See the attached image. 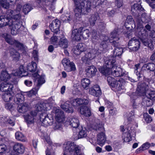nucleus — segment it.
<instances>
[{
    "label": "nucleus",
    "instance_id": "obj_1",
    "mask_svg": "<svg viewBox=\"0 0 155 155\" xmlns=\"http://www.w3.org/2000/svg\"><path fill=\"white\" fill-rule=\"evenodd\" d=\"M75 6L74 11L77 17L83 14H86L91 11V2L88 0H83L81 2L80 0H74Z\"/></svg>",
    "mask_w": 155,
    "mask_h": 155
},
{
    "label": "nucleus",
    "instance_id": "obj_2",
    "mask_svg": "<svg viewBox=\"0 0 155 155\" xmlns=\"http://www.w3.org/2000/svg\"><path fill=\"white\" fill-rule=\"evenodd\" d=\"M148 32L146 29L142 27H139V25L137 29L136 35L140 39L143 45L148 46L151 49H153V45L152 43L150 41L149 42L147 37Z\"/></svg>",
    "mask_w": 155,
    "mask_h": 155
},
{
    "label": "nucleus",
    "instance_id": "obj_3",
    "mask_svg": "<svg viewBox=\"0 0 155 155\" xmlns=\"http://www.w3.org/2000/svg\"><path fill=\"white\" fill-rule=\"evenodd\" d=\"M92 128L96 131L101 132L97 135V140L98 144L101 146H102L106 141L105 135L104 133V130L103 125L100 121H98L97 123H94L92 125Z\"/></svg>",
    "mask_w": 155,
    "mask_h": 155
},
{
    "label": "nucleus",
    "instance_id": "obj_4",
    "mask_svg": "<svg viewBox=\"0 0 155 155\" xmlns=\"http://www.w3.org/2000/svg\"><path fill=\"white\" fill-rule=\"evenodd\" d=\"M105 63L103 67L100 68L99 70L103 74L105 75L111 74V68L113 63H115V59L114 57L110 56L104 59Z\"/></svg>",
    "mask_w": 155,
    "mask_h": 155
},
{
    "label": "nucleus",
    "instance_id": "obj_5",
    "mask_svg": "<svg viewBox=\"0 0 155 155\" xmlns=\"http://www.w3.org/2000/svg\"><path fill=\"white\" fill-rule=\"evenodd\" d=\"M63 147L65 151L64 155H66L65 152H69L71 155H84L81 152L80 147L74 143L68 142L64 144Z\"/></svg>",
    "mask_w": 155,
    "mask_h": 155
},
{
    "label": "nucleus",
    "instance_id": "obj_6",
    "mask_svg": "<svg viewBox=\"0 0 155 155\" xmlns=\"http://www.w3.org/2000/svg\"><path fill=\"white\" fill-rule=\"evenodd\" d=\"M19 70H14L11 74H9L6 71H2L0 76V81H7L11 78L16 79V77H18Z\"/></svg>",
    "mask_w": 155,
    "mask_h": 155
},
{
    "label": "nucleus",
    "instance_id": "obj_7",
    "mask_svg": "<svg viewBox=\"0 0 155 155\" xmlns=\"http://www.w3.org/2000/svg\"><path fill=\"white\" fill-rule=\"evenodd\" d=\"M13 21H11L10 22V24H12L11 33L14 35H16L18 33L19 25L18 24L19 23V15L18 14L13 15L12 18Z\"/></svg>",
    "mask_w": 155,
    "mask_h": 155
},
{
    "label": "nucleus",
    "instance_id": "obj_8",
    "mask_svg": "<svg viewBox=\"0 0 155 155\" xmlns=\"http://www.w3.org/2000/svg\"><path fill=\"white\" fill-rule=\"evenodd\" d=\"M40 119L42 122V125L45 127L52 125L53 122V119L51 115H49L45 112L41 114Z\"/></svg>",
    "mask_w": 155,
    "mask_h": 155
},
{
    "label": "nucleus",
    "instance_id": "obj_9",
    "mask_svg": "<svg viewBox=\"0 0 155 155\" xmlns=\"http://www.w3.org/2000/svg\"><path fill=\"white\" fill-rule=\"evenodd\" d=\"M107 80L109 85L113 88H115L117 91H121L124 88L122 83L120 80L116 81L115 79L110 76L107 78Z\"/></svg>",
    "mask_w": 155,
    "mask_h": 155
},
{
    "label": "nucleus",
    "instance_id": "obj_10",
    "mask_svg": "<svg viewBox=\"0 0 155 155\" xmlns=\"http://www.w3.org/2000/svg\"><path fill=\"white\" fill-rule=\"evenodd\" d=\"M14 101L15 104H12L11 103H7L5 105V108L7 110H12L17 107L18 110L19 109L18 107L19 106V94H16L14 97Z\"/></svg>",
    "mask_w": 155,
    "mask_h": 155
},
{
    "label": "nucleus",
    "instance_id": "obj_11",
    "mask_svg": "<svg viewBox=\"0 0 155 155\" xmlns=\"http://www.w3.org/2000/svg\"><path fill=\"white\" fill-rule=\"evenodd\" d=\"M54 114L55 119L57 121L63 123L65 120V116L64 112L61 109L54 107L52 110Z\"/></svg>",
    "mask_w": 155,
    "mask_h": 155
},
{
    "label": "nucleus",
    "instance_id": "obj_12",
    "mask_svg": "<svg viewBox=\"0 0 155 155\" xmlns=\"http://www.w3.org/2000/svg\"><path fill=\"white\" fill-rule=\"evenodd\" d=\"M111 71V74L115 77L122 76L124 73L122 69L117 66L114 63H113Z\"/></svg>",
    "mask_w": 155,
    "mask_h": 155
},
{
    "label": "nucleus",
    "instance_id": "obj_13",
    "mask_svg": "<svg viewBox=\"0 0 155 155\" xmlns=\"http://www.w3.org/2000/svg\"><path fill=\"white\" fill-rule=\"evenodd\" d=\"M66 126L70 125L73 128H77L79 125L78 119L76 117L71 116L68 117L65 122Z\"/></svg>",
    "mask_w": 155,
    "mask_h": 155
},
{
    "label": "nucleus",
    "instance_id": "obj_14",
    "mask_svg": "<svg viewBox=\"0 0 155 155\" xmlns=\"http://www.w3.org/2000/svg\"><path fill=\"white\" fill-rule=\"evenodd\" d=\"M128 46L130 50L136 51L140 47V42L137 39L134 37L129 41Z\"/></svg>",
    "mask_w": 155,
    "mask_h": 155
},
{
    "label": "nucleus",
    "instance_id": "obj_15",
    "mask_svg": "<svg viewBox=\"0 0 155 155\" xmlns=\"http://www.w3.org/2000/svg\"><path fill=\"white\" fill-rule=\"evenodd\" d=\"M147 82H144L142 84H138L137 85V91L139 93L145 92L149 88V84L151 81V79L146 78L145 80Z\"/></svg>",
    "mask_w": 155,
    "mask_h": 155
},
{
    "label": "nucleus",
    "instance_id": "obj_16",
    "mask_svg": "<svg viewBox=\"0 0 155 155\" xmlns=\"http://www.w3.org/2000/svg\"><path fill=\"white\" fill-rule=\"evenodd\" d=\"M96 52L95 49H92L90 52L86 53L85 55L82 58V61L86 63H88L90 61L95 57Z\"/></svg>",
    "mask_w": 155,
    "mask_h": 155
},
{
    "label": "nucleus",
    "instance_id": "obj_17",
    "mask_svg": "<svg viewBox=\"0 0 155 155\" xmlns=\"http://www.w3.org/2000/svg\"><path fill=\"white\" fill-rule=\"evenodd\" d=\"M61 24L60 21L56 19L52 21L49 25L51 31L55 34H57L60 31L59 27Z\"/></svg>",
    "mask_w": 155,
    "mask_h": 155
},
{
    "label": "nucleus",
    "instance_id": "obj_18",
    "mask_svg": "<svg viewBox=\"0 0 155 155\" xmlns=\"http://www.w3.org/2000/svg\"><path fill=\"white\" fill-rule=\"evenodd\" d=\"M13 85L9 83L1 82L0 84V91L2 92H12Z\"/></svg>",
    "mask_w": 155,
    "mask_h": 155
},
{
    "label": "nucleus",
    "instance_id": "obj_19",
    "mask_svg": "<svg viewBox=\"0 0 155 155\" xmlns=\"http://www.w3.org/2000/svg\"><path fill=\"white\" fill-rule=\"evenodd\" d=\"M4 35L5 36V40L7 43L14 47L18 48L19 46V43L18 41L13 38L9 34H5Z\"/></svg>",
    "mask_w": 155,
    "mask_h": 155
},
{
    "label": "nucleus",
    "instance_id": "obj_20",
    "mask_svg": "<svg viewBox=\"0 0 155 155\" xmlns=\"http://www.w3.org/2000/svg\"><path fill=\"white\" fill-rule=\"evenodd\" d=\"M61 108L65 111L68 113H72L73 112V109L72 105L69 101L64 102L63 100L60 101Z\"/></svg>",
    "mask_w": 155,
    "mask_h": 155
},
{
    "label": "nucleus",
    "instance_id": "obj_21",
    "mask_svg": "<svg viewBox=\"0 0 155 155\" xmlns=\"http://www.w3.org/2000/svg\"><path fill=\"white\" fill-rule=\"evenodd\" d=\"M112 45L115 47L114 51V55L115 56H119L123 52V49L121 47L118 42H116L115 40L111 42Z\"/></svg>",
    "mask_w": 155,
    "mask_h": 155
},
{
    "label": "nucleus",
    "instance_id": "obj_22",
    "mask_svg": "<svg viewBox=\"0 0 155 155\" xmlns=\"http://www.w3.org/2000/svg\"><path fill=\"white\" fill-rule=\"evenodd\" d=\"M154 71L155 76V64L153 63H149L144 64L142 67V71L143 74L145 75L147 71Z\"/></svg>",
    "mask_w": 155,
    "mask_h": 155
},
{
    "label": "nucleus",
    "instance_id": "obj_23",
    "mask_svg": "<svg viewBox=\"0 0 155 155\" xmlns=\"http://www.w3.org/2000/svg\"><path fill=\"white\" fill-rule=\"evenodd\" d=\"M143 8L142 6L137 4H134L131 7V12L133 15L137 16H140L139 14H141L140 13L141 12H143Z\"/></svg>",
    "mask_w": 155,
    "mask_h": 155
},
{
    "label": "nucleus",
    "instance_id": "obj_24",
    "mask_svg": "<svg viewBox=\"0 0 155 155\" xmlns=\"http://www.w3.org/2000/svg\"><path fill=\"white\" fill-rule=\"evenodd\" d=\"M82 29L79 28L78 29H75L72 30L71 38L74 40L78 41H80L81 38V31Z\"/></svg>",
    "mask_w": 155,
    "mask_h": 155
},
{
    "label": "nucleus",
    "instance_id": "obj_25",
    "mask_svg": "<svg viewBox=\"0 0 155 155\" xmlns=\"http://www.w3.org/2000/svg\"><path fill=\"white\" fill-rule=\"evenodd\" d=\"M89 101L85 99L80 98L74 99L72 101V104L75 107H78L82 104L86 105L88 104Z\"/></svg>",
    "mask_w": 155,
    "mask_h": 155
},
{
    "label": "nucleus",
    "instance_id": "obj_26",
    "mask_svg": "<svg viewBox=\"0 0 155 155\" xmlns=\"http://www.w3.org/2000/svg\"><path fill=\"white\" fill-rule=\"evenodd\" d=\"M89 93L92 95L98 97L101 94V91L99 86L95 85L90 88Z\"/></svg>",
    "mask_w": 155,
    "mask_h": 155
},
{
    "label": "nucleus",
    "instance_id": "obj_27",
    "mask_svg": "<svg viewBox=\"0 0 155 155\" xmlns=\"http://www.w3.org/2000/svg\"><path fill=\"white\" fill-rule=\"evenodd\" d=\"M97 71V69L93 65L88 66L86 70V75L88 77H92L94 76Z\"/></svg>",
    "mask_w": 155,
    "mask_h": 155
},
{
    "label": "nucleus",
    "instance_id": "obj_28",
    "mask_svg": "<svg viewBox=\"0 0 155 155\" xmlns=\"http://www.w3.org/2000/svg\"><path fill=\"white\" fill-rule=\"evenodd\" d=\"M80 112L81 114L87 117H89L91 115L90 108L86 106L81 107Z\"/></svg>",
    "mask_w": 155,
    "mask_h": 155
},
{
    "label": "nucleus",
    "instance_id": "obj_29",
    "mask_svg": "<svg viewBox=\"0 0 155 155\" xmlns=\"http://www.w3.org/2000/svg\"><path fill=\"white\" fill-rule=\"evenodd\" d=\"M141 15L140 19L138 15V17H137L136 18V21L138 25H140L143 22H147L148 21V17L147 16L146 14L145 13H143L141 12Z\"/></svg>",
    "mask_w": 155,
    "mask_h": 155
},
{
    "label": "nucleus",
    "instance_id": "obj_30",
    "mask_svg": "<svg viewBox=\"0 0 155 155\" xmlns=\"http://www.w3.org/2000/svg\"><path fill=\"white\" fill-rule=\"evenodd\" d=\"M60 46L63 48H66L68 46V41L63 35H62L58 42Z\"/></svg>",
    "mask_w": 155,
    "mask_h": 155
},
{
    "label": "nucleus",
    "instance_id": "obj_31",
    "mask_svg": "<svg viewBox=\"0 0 155 155\" xmlns=\"http://www.w3.org/2000/svg\"><path fill=\"white\" fill-rule=\"evenodd\" d=\"M36 110L37 111L43 112L47 110L48 109L46 104L45 103H40L36 104L35 107Z\"/></svg>",
    "mask_w": 155,
    "mask_h": 155
},
{
    "label": "nucleus",
    "instance_id": "obj_32",
    "mask_svg": "<svg viewBox=\"0 0 155 155\" xmlns=\"http://www.w3.org/2000/svg\"><path fill=\"white\" fill-rule=\"evenodd\" d=\"M8 19H6L4 16H0V27H2L7 25L12 26V24L9 22Z\"/></svg>",
    "mask_w": 155,
    "mask_h": 155
},
{
    "label": "nucleus",
    "instance_id": "obj_33",
    "mask_svg": "<svg viewBox=\"0 0 155 155\" xmlns=\"http://www.w3.org/2000/svg\"><path fill=\"white\" fill-rule=\"evenodd\" d=\"M100 19L98 13H95L92 14L89 19V21L91 25H94L96 21H99Z\"/></svg>",
    "mask_w": 155,
    "mask_h": 155
},
{
    "label": "nucleus",
    "instance_id": "obj_34",
    "mask_svg": "<svg viewBox=\"0 0 155 155\" xmlns=\"http://www.w3.org/2000/svg\"><path fill=\"white\" fill-rule=\"evenodd\" d=\"M12 92H6L3 93L2 95V97L3 100L6 102L9 101L12 98Z\"/></svg>",
    "mask_w": 155,
    "mask_h": 155
},
{
    "label": "nucleus",
    "instance_id": "obj_35",
    "mask_svg": "<svg viewBox=\"0 0 155 155\" xmlns=\"http://www.w3.org/2000/svg\"><path fill=\"white\" fill-rule=\"evenodd\" d=\"M119 32L118 29L114 30L111 33L110 35V39H113V41L115 40L116 42H117L120 39L119 37Z\"/></svg>",
    "mask_w": 155,
    "mask_h": 155
},
{
    "label": "nucleus",
    "instance_id": "obj_36",
    "mask_svg": "<svg viewBox=\"0 0 155 155\" xmlns=\"http://www.w3.org/2000/svg\"><path fill=\"white\" fill-rule=\"evenodd\" d=\"M39 89V87H35L32 88L30 91L27 92H24L23 93L26 94L28 97H31L37 94Z\"/></svg>",
    "mask_w": 155,
    "mask_h": 155
},
{
    "label": "nucleus",
    "instance_id": "obj_37",
    "mask_svg": "<svg viewBox=\"0 0 155 155\" xmlns=\"http://www.w3.org/2000/svg\"><path fill=\"white\" fill-rule=\"evenodd\" d=\"M90 84V81L87 78H84L82 79L81 81V86L85 89H88Z\"/></svg>",
    "mask_w": 155,
    "mask_h": 155
},
{
    "label": "nucleus",
    "instance_id": "obj_38",
    "mask_svg": "<svg viewBox=\"0 0 155 155\" xmlns=\"http://www.w3.org/2000/svg\"><path fill=\"white\" fill-rule=\"evenodd\" d=\"M37 66L36 63L33 61L29 63L27 65V70L31 72H34L36 69Z\"/></svg>",
    "mask_w": 155,
    "mask_h": 155
},
{
    "label": "nucleus",
    "instance_id": "obj_39",
    "mask_svg": "<svg viewBox=\"0 0 155 155\" xmlns=\"http://www.w3.org/2000/svg\"><path fill=\"white\" fill-rule=\"evenodd\" d=\"M81 28L82 30L81 31V37H83L84 39H87L89 37L90 32L89 30L88 29H84L83 28Z\"/></svg>",
    "mask_w": 155,
    "mask_h": 155
},
{
    "label": "nucleus",
    "instance_id": "obj_40",
    "mask_svg": "<svg viewBox=\"0 0 155 155\" xmlns=\"http://www.w3.org/2000/svg\"><path fill=\"white\" fill-rule=\"evenodd\" d=\"M35 75H36L35 76H36L37 78L38 83L36 87H38L39 88L40 87L41 85L42 84L45 83V80L42 77L40 76L38 74H35Z\"/></svg>",
    "mask_w": 155,
    "mask_h": 155
},
{
    "label": "nucleus",
    "instance_id": "obj_41",
    "mask_svg": "<svg viewBox=\"0 0 155 155\" xmlns=\"http://www.w3.org/2000/svg\"><path fill=\"white\" fill-rule=\"evenodd\" d=\"M152 100L148 98V97L144 98L142 102V104L146 107H149L153 105Z\"/></svg>",
    "mask_w": 155,
    "mask_h": 155
},
{
    "label": "nucleus",
    "instance_id": "obj_42",
    "mask_svg": "<svg viewBox=\"0 0 155 155\" xmlns=\"http://www.w3.org/2000/svg\"><path fill=\"white\" fill-rule=\"evenodd\" d=\"M13 13L14 12L11 9L8 10L6 12L5 15L4 16L6 19H8L9 21V22L11 21V22L13 21L12 18L13 15Z\"/></svg>",
    "mask_w": 155,
    "mask_h": 155
},
{
    "label": "nucleus",
    "instance_id": "obj_43",
    "mask_svg": "<svg viewBox=\"0 0 155 155\" xmlns=\"http://www.w3.org/2000/svg\"><path fill=\"white\" fill-rule=\"evenodd\" d=\"M76 68L74 64L72 62L70 63L66 67L64 70L67 72H69L72 71H74L76 70Z\"/></svg>",
    "mask_w": 155,
    "mask_h": 155
},
{
    "label": "nucleus",
    "instance_id": "obj_44",
    "mask_svg": "<svg viewBox=\"0 0 155 155\" xmlns=\"http://www.w3.org/2000/svg\"><path fill=\"white\" fill-rule=\"evenodd\" d=\"M87 130L85 128H82L79 133L78 138L76 139L86 137L87 135Z\"/></svg>",
    "mask_w": 155,
    "mask_h": 155
},
{
    "label": "nucleus",
    "instance_id": "obj_45",
    "mask_svg": "<svg viewBox=\"0 0 155 155\" xmlns=\"http://www.w3.org/2000/svg\"><path fill=\"white\" fill-rule=\"evenodd\" d=\"M0 120L3 122H7V123L10 124L11 126H13L15 125L14 121L12 118H9L8 119L6 117H4L0 116Z\"/></svg>",
    "mask_w": 155,
    "mask_h": 155
},
{
    "label": "nucleus",
    "instance_id": "obj_46",
    "mask_svg": "<svg viewBox=\"0 0 155 155\" xmlns=\"http://www.w3.org/2000/svg\"><path fill=\"white\" fill-rule=\"evenodd\" d=\"M27 47L24 45L20 43V53L22 55L25 56L27 53Z\"/></svg>",
    "mask_w": 155,
    "mask_h": 155
},
{
    "label": "nucleus",
    "instance_id": "obj_47",
    "mask_svg": "<svg viewBox=\"0 0 155 155\" xmlns=\"http://www.w3.org/2000/svg\"><path fill=\"white\" fill-rule=\"evenodd\" d=\"M76 49L79 51L78 54H80L81 52L84 51L86 50V46L85 44L80 43L77 45Z\"/></svg>",
    "mask_w": 155,
    "mask_h": 155
},
{
    "label": "nucleus",
    "instance_id": "obj_48",
    "mask_svg": "<svg viewBox=\"0 0 155 155\" xmlns=\"http://www.w3.org/2000/svg\"><path fill=\"white\" fill-rule=\"evenodd\" d=\"M108 37L107 36L104 37L103 41L101 43V46L102 47L103 49H106L107 48L109 41H110Z\"/></svg>",
    "mask_w": 155,
    "mask_h": 155
},
{
    "label": "nucleus",
    "instance_id": "obj_49",
    "mask_svg": "<svg viewBox=\"0 0 155 155\" xmlns=\"http://www.w3.org/2000/svg\"><path fill=\"white\" fill-rule=\"evenodd\" d=\"M32 9V8L30 4H26L23 6V11L25 14H26L28 13Z\"/></svg>",
    "mask_w": 155,
    "mask_h": 155
},
{
    "label": "nucleus",
    "instance_id": "obj_50",
    "mask_svg": "<svg viewBox=\"0 0 155 155\" xmlns=\"http://www.w3.org/2000/svg\"><path fill=\"white\" fill-rule=\"evenodd\" d=\"M10 53L11 55L13 57L14 59L16 58V60L18 59L19 56V54L17 51L14 49H12L10 50Z\"/></svg>",
    "mask_w": 155,
    "mask_h": 155
},
{
    "label": "nucleus",
    "instance_id": "obj_51",
    "mask_svg": "<svg viewBox=\"0 0 155 155\" xmlns=\"http://www.w3.org/2000/svg\"><path fill=\"white\" fill-rule=\"evenodd\" d=\"M24 118L27 122L29 124L33 123L34 121V117L29 115H24Z\"/></svg>",
    "mask_w": 155,
    "mask_h": 155
},
{
    "label": "nucleus",
    "instance_id": "obj_52",
    "mask_svg": "<svg viewBox=\"0 0 155 155\" xmlns=\"http://www.w3.org/2000/svg\"><path fill=\"white\" fill-rule=\"evenodd\" d=\"M62 123L56 121L53 125V129L54 130H62Z\"/></svg>",
    "mask_w": 155,
    "mask_h": 155
},
{
    "label": "nucleus",
    "instance_id": "obj_53",
    "mask_svg": "<svg viewBox=\"0 0 155 155\" xmlns=\"http://www.w3.org/2000/svg\"><path fill=\"white\" fill-rule=\"evenodd\" d=\"M91 40L94 42H97L98 40V37L97 35L96 32L94 30H93L91 32Z\"/></svg>",
    "mask_w": 155,
    "mask_h": 155
},
{
    "label": "nucleus",
    "instance_id": "obj_54",
    "mask_svg": "<svg viewBox=\"0 0 155 155\" xmlns=\"http://www.w3.org/2000/svg\"><path fill=\"white\" fill-rule=\"evenodd\" d=\"M21 108H20V110H22L21 113H24L27 111L28 109V104L26 103H23L21 105Z\"/></svg>",
    "mask_w": 155,
    "mask_h": 155
},
{
    "label": "nucleus",
    "instance_id": "obj_55",
    "mask_svg": "<svg viewBox=\"0 0 155 155\" xmlns=\"http://www.w3.org/2000/svg\"><path fill=\"white\" fill-rule=\"evenodd\" d=\"M7 150L6 145L4 143H0V153L5 152Z\"/></svg>",
    "mask_w": 155,
    "mask_h": 155
},
{
    "label": "nucleus",
    "instance_id": "obj_56",
    "mask_svg": "<svg viewBox=\"0 0 155 155\" xmlns=\"http://www.w3.org/2000/svg\"><path fill=\"white\" fill-rule=\"evenodd\" d=\"M62 62L65 69L66 67L71 63V62H70V60L68 59L64 58L63 59Z\"/></svg>",
    "mask_w": 155,
    "mask_h": 155
},
{
    "label": "nucleus",
    "instance_id": "obj_57",
    "mask_svg": "<svg viewBox=\"0 0 155 155\" xmlns=\"http://www.w3.org/2000/svg\"><path fill=\"white\" fill-rule=\"evenodd\" d=\"M148 98L151 100H155V91H151L149 92L147 95Z\"/></svg>",
    "mask_w": 155,
    "mask_h": 155
},
{
    "label": "nucleus",
    "instance_id": "obj_58",
    "mask_svg": "<svg viewBox=\"0 0 155 155\" xmlns=\"http://www.w3.org/2000/svg\"><path fill=\"white\" fill-rule=\"evenodd\" d=\"M55 100L52 97H50L47 101V105H49L50 107L52 106V104H55Z\"/></svg>",
    "mask_w": 155,
    "mask_h": 155
},
{
    "label": "nucleus",
    "instance_id": "obj_59",
    "mask_svg": "<svg viewBox=\"0 0 155 155\" xmlns=\"http://www.w3.org/2000/svg\"><path fill=\"white\" fill-rule=\"evenodd\" d=\"M0 5L4 8L8 9L9 6V4L8 3L2 0H0Z\"/></svg>",
    "mask_w": 155,
    "mask_h": 155
},
{
    "label": "nucleus",
    "instance_id": "obj_60",
    "mask_svg": "<svg viewBox=\"0 0 155 155\" xmlns=\"http://www.w3.org/2000/svg\"><path fill=\"white\" fill-rule=\"evenodd\" d=\"M150 144L148 142L143 144L140 148V149L142 150H144L148 149L150 147Z\"/></svg>",
    "mask_w": 155,
    "mask_h": 155
},
{
    "label": "nucleus",
    "instance_id": "obj_61",
    "mask_svg": "<svg viewBox=\"0 0 155 155\" xmlns=\"http://www.w3.org/2000/svg\"><path fill=\"white\" fill-rule=\"evenodd\" d=\"M58 38L56 36H53L51 38L50 41L51 44L55 45L58 43Z\"/></svg>",
    "mask_w": 155,
    "mask_h": 155
},
{
    "label": "nucleus",
    "instance_id": "obj_62",
    "mask_svg": "<svg viewBox=\"0 0 155 155\" xmlns=\"http://www.w3.org/2000/svg\"><path fill=\"white\" fill-rule=\"evenodd\" d=\"M32 58H33L35 61H38V52L36 50L33 51Z\"/></svg>",
    "mask_w": 155,
    "mask_h": 155
},
{
    "label": "nucleus",
    "instance_id": "obj_63",
    "mask_svg": "<svg viewBox=\"0 0 155 155\" xmlns=\"http://www.w3.org/2000/svg\"><path fill=\"white\" fill-rule=\"evenodd\" d=\"M115 13V11L114 10L108 11L107 15L108 17H113Z\"/></svg>",
    "mask_w": 155,
    "mask_h": 155
},
{
    "label": "nucleus",
    "instance_id": "obj_64",
    "mask_svg": "<svg viewBox=\"0 0 155 155\" xmlns=\"http://www.w3.org/2000/svg\"><path fill=\"white\" fill-rule=\"evenodd\" d=\"M109 114L110 116H114L117 113V111L115 108L110 109L109 111Z\"/></svg>",
    "mask_w": 155,
    "mask_h": 155
}]
</instances>
